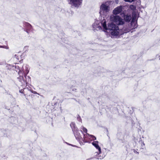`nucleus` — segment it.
<instances>
[{"instance_id": "nucleus-13", "label": "nucleus", "mask_w": 160, "mask_h": 160, "mask_svg": "<svg viewBox=\"0 0 160 160\" xmlns=\"http://www.w3.org/2000/svg\"><path fill=\"white\" fill-rule=\"evenodd\" d=\"M21 66L20 65H15L14 66L15 69L14 70L18 72L19 75L22 74V69H21Z\"/></svg>"}, {"instance_id": "nucleus-18", "label": "nucleus", "mask_w": 160, "mask_h": 160, "mask_svg": "<svg viewBox=\"0 0 160 160\" xmlns=\"http://www.w3.org/2000/svg\"><path fill=\"white\" fill-rule=\"evenodd\" d=\"M14 66L15 65H14L8 64L7 65V67L8 68V69H12L14 70L15 69Z\"/></svg>"}, {"instance_id": "nucleus-6", "label": "nucleus", "mask_w": 160, "mask_h": 160, "mask_svg": "<svg viewBox=\"0 0 160 160\" xmlns=\"http://www.w3.org/2000/svg\"><path fill=\"white\" fill-rule=\"evenodd\" d=\"M134 21H135V19L133 17L132 18V22L131 23V25L132 26V28H130L129 26L127 27H124L123 28V32L122 33H122V34L124 33H126L130 31L131 29H135L137 27V22H134Z\"/></svg>"}, {"instance_id": "nucleus-12", "label": "nucleus", "mask_w": 160, "mask_h": 160, "mask_svg": "<svg viewBox=\"0 0 160 160\" xmlns=\"http://www.w3.org/2000/svg\"><path fill=\"white\" fill-rule=\"evenodd\" d=\"M14 58L20 62L23 60V56L21 53L19 52L15 55Z\"/></svg>"}, {"instance_id": "nucleus-11", "label": "nucleus", "mask_w": 160, "mask_h": 160, "mask_svg": "<svg viewBox=\"0 0 160 160\" xmlns=\"http://www.w3.org/2000/svg\"><path fill=\"white\" fill-rule=\"evenodd\" d=\"M122 6L117 7L114 9L113 11V13L115 15L120 14L122 11Z\"/></svg>"}, {"instance_id": "nucleus-2", "label": "nucleus", "mask_w": 160, "mask_h": 160, "mask_svg": "<svg viewBox=\"0 0 160 160\" xmlns=\"http://www.w3.org/2000/svg\"><path fill=\"white\" fill-rule=\"evenodd\" d=\"M111 2L110 1H107L102 3L100 7L99 13L100 15H106L109 12Z\"/></svg>"}, {"instance_id": "nucleus-5", "label": "nucleus", "mask_w": 160, "mask_h": 160, "mask_svg": "<svg viewBox=\"0 0 160 160\" xmlns=\"http://www.w3.org/2000/svg\"><path fill=\"white\" fill-rule=\"evenodd\" d=\"M110 20L118 26L123 25L124 24V20L118 15H112L110 17Z\"/></svg>"}, {"instance_id": "nucleus-27", "label": "nucleus", "mask_w": 160, "mask_h": 160, "mask_svg": "<svg viewBox=\"0 0 160 160\" xmlns=\"http://www.w3.org/2000/svg\"><path fill=\"white\" fill-rule=\"evenodd\" d=\"M24 90L23 89H21L19 90V92H20L21 93H23Z\"/></svg>"}, {"instance_id": "nucleus-29", "label": "nucleus", "mask_w": 160, "mask_h": 160, "mask_svg": "<svg viewBox=\"0 0 160 160\" xmlns=\"http://www.w3.org/2000/svg\"><path fill=\"white\" fill-rule=\"evenodd\" d=\"M72 146H73V147H78L76 146L75 145H72Z\"/></svg>"}, {"instance_id": "nucleus-4", "label": "nucleus", "mask_w": 160, "mask_h": 160, "mask_svg": "<svg viewBox=\"0 0 160 160\" xmlns=\"http://www.w3.org/2000/svg\"><path fill=\"white\" fill-rule=\"evenodd\" d=\"M106 21L104 19L102 21L96 20L94 23L92 25V27L94 30H102L104 31V25L105 24Z\"/></svg>"}, {"instance_id": "nucleus-24", "label": "nucleus", "mask_w": 160, "mask_h": 160, "mask_svg": "<svg viewBox=\"0 0 160 160\" xmlns=\"http://www.w3.org/2000/svg\"><path fill=\"white\" fill-rule=\"evenodd\" d=\"M133 151L135 153H137V154H139V152H138L137 151H136V150L135 149H133Z\"/></svg>"}, {"instance_id": "nucleus-17", "label": "nucleus", "mask_w": 160, "mask_h": 160, "mask_svg": "<svg viewBox=\"0 0 160 160\" xmlns=\"http://www.w3.org/2000/svg\"><path fill=\"white\" fill-rule=\"evenodd\" d=\"M70 126L73 132L78 130V128L76 127L75 124L74 122H72L70 124Z\"/></svg>"}, {"instance_id": "nucleus-25", "label": "nucleus", "mask_w": 160, "mask_h": 160, "mask_svg": "<svg viewBox=\"0 0 160 160\" xmlns=\"http://www.w3.org/2000/svg\"><path fill=\"white\" fill-rule=\"evenodd\" d=\"M72 90H71L72 91H74V92H76V89H75L73 87H72Z\"/></svg>"}, {"instance_id": "nucleus-3", "label": "nucleus", "mask_w": 160, "mask_h": 160, "mask_svg": "<svg viewBox=\"0 0 160 160\" xmlns=\"http://www.w3.org/2000/svg\"><path fill=\"white\" fill-rule=\"evenodd\" d=\"M98 142L94 141L92 142V144L98 150V152H96L94 154V157L95 158L98 159H103L105 156L101 151V148L98 145Z\"/></svg>"}, {"instance_id": "nucleus-23", "label": "nucleus", "mask_w": 160, "mask_h": 160, "mask_svg": "<svg viewBox=\"0 0 160 160\" xmlns=\"http://www.w3.org/2000/svg\"><path fill=\"white\" fill-rule=\"evenodd\" d=\"M126 2H132L134 0H124Z\"/></svg>"}, {"instance_id": "nucleus-22", "label": "nucleus", "mask_w": 160, "mask_h": 160, "mask_svg": "<svg viewBox=\"0 0 160 160\" xmlns=\"http://www.w3.org/2000/svg\"><path fill=\"white\" fill-rule=\"evenodd\" d=\"M77 120L78 121H79L82 122V119H81L80 117L79 116H78L77 117Z\"/></svg>"}, {"instance_id": "nucleus-21", "label": "nucleus", "mask_w": 160, "mask_h": 160, "mask_svg": "<svg viewBox=\"0 0 160 160\" xmlns=\"http://www.w3.org/2000/svg\"><path fill=\"white\" fill-rule=\"evenodd\" d=\"M132 10H134L136 9V7L132 5H130L129 7Z\"/></svg>"}, {"instance_id": "nucleus-16", "label": "nucleus", "mask_w": 160, "mask_h": 160, "mask_svg": "<svg viewBox=\"0 0 160 160\" xmlns=\"http://www.w3.org/2000/svg\"><path fill=\"white\" fill-rule=\"evenodd\" d=\"M124 20L126 22H129L131 19V16L130 15L126 14L124 16Z\"/></svg>"}, {"instance_id": "nucleus-14", "label": "nucleus", "mask_w": 160, "mask_h": 160, "mask_svg": "<svg viewBox=\"0 0 160 160\" xmlns=\"http://www.w3.org/2000/svg\"><path fill=\"white\" fill-rule=\"evenodd\" d=\"M24 26L26 28V32L27 33L29 32V31L32 29L31 25L28 23L25 22L24 23Z\"/></svg>"}, {"instance_id": "nucleus-9", "label": "nucleus", "mask_w": 160, "mask_h": 160, "mask_svg": "<svg viewBox=\"0 0 160 160\" xmlns=\"http://www.w3.org/2000/svg\"><path fill=\"white\" fill-rule=\"evenodd\" d=\"M19 76L18 77L17 79L21 86H25L27 84L26 82V76L24 75H19Z\"/></svg>"}, {"instance_id": "nucleus-26", "label": "nucleus", "mask_w": 160, "mask_h": 160, "mask_svg": "<svg viewBox=\"0 0 160 160\" xmlns=\"http://www.w3.org/2000/svg\"><path fill=\"white\" fill-rule=\"evenodd\" d=\"M0 48H7V49H8V47L7 46H0Z\"/></svg>"}, {"instance_id": "nucleus-7", "label": "nucleus", "mask_w": 160, "mask_h": 160, "mask_svg": "<svg viewBox=\"0 0 160 160\" xmlns=\"http://www.w3.org/2000/svg\"><path fill=\"white\" fill-rule=\"evenodd\" d=\"M68 2L72 7L78 8L81 6L82 0H68Z\"/></svg>"}, {"instance_id": "nucleus-8", "label": "nucleus", "mask_w": 160, "mask_h": 160, "mask_svg": "<svg viewBox=\"0 0 160 160\" xmlns=\"http://www.w3.org/2000/svg\"><path fill=\"white\" fill-rule=\"evenodd\" d=\"M76 139L78 141L81 145L83 144V142H86V138H84V135H83V138H82L81 136L80 133L78 132V130L73 132Z\"/></svg>"}, {"instance_id": "nucleus-19", "label": "nucleus", "mask_w": 160, "mask_h": 160, "mask_svg": "<svg viewBox=\"0 0 160 160\" xmlns=\"http://www.w3.org/2000/svg\"><path fill=\"white\" fill-rule=\"evenodd\" d=\"M81 129H82V130L83 131H82V130H81L82 133V132H84L86 133V134L87 133V130L86 128H84L83 126H82L81 128Z\"/></svg>"}, {"instance_id": "nucleus-10", "label": "nucleus", "mask_w": 160, "mask_h": 160, "mask_svg": "<svg viewBox=\"0 0 160 160\" xmlns=\"http://www.w3.org/2000/svg\"><path fill=\"white\" fill-rule=\"evenodd\" d=\"M29 67L28 65H25L22 68V74L26 76L28 73L29 70Z\"/></svg>"}, {"instance_id": "nucleus-1", "label": "nucleus", "mask_w": 160, "mask_h": 160, "mask_svg": "<svg viewBox=\"0 0 160 160\" xmlns=\"http://www.w3.org/2000/svg\"><path fill=\"white\" fill-rule=\"evenodd\" d=\"M104 31H107V32L110 34L112 37H116L118 36L122 35L118 26L113 22L108 23L107 26L106 22L105 24L104 25Z\"/></svg>"}, {"instance_id": "nucleus-28", "label": "nucleus", "mask_w": 160, "mask_h": 160, "mask_svg": "<svg viewBox=\"0 0 160 160\" xmlns=\"http://www.w3.org/2000/svg\"><path fill=\"white\" fill-rule=\"evenodd\" d=\"M32 92L34 94H38V93H37L36 92H35V91H33Z\"/></svg>"}, {"instance_id": "nucleus-15", "label": "nucleus", "mask_w": 160, "mask_h": 160, "mask_svg": "<svg viewBox=\"0 0 160 160\" xmlns=\"http://www.w3.org/2000/svg\"><path fill=\"white\" fill-rule=\"evenodd\" d=\"M84 138H88L92 140H94L96 139V138L93 135H89L88 133L84 135Z\"/></svg>"}, {"instance_id": "nucleus-20", "label": "nucleus", "mask_w": 160, "mask_h": 160, "mask_svg": "<svg viewBox=\"0 0 160 160\" xmlns=\"http://www.w3.org/2000/svg\"><path fill=\"white\" fill-rule=\"evenodd\" d=\"M139 142H140V143L141 144L142 148V149H144L145 148V145L144 142L142 141L141 140Z\"/></svg>"}]
</instances>
